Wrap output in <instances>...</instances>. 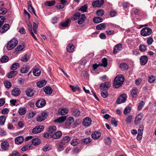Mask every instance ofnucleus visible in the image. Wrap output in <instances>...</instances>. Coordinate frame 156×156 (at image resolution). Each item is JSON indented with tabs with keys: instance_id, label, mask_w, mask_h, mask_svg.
I'll return each mask as SVG.
<instances>
[{
	"instance_id": "774afa93",
	"label": "nucleus",
	"mask_w": 156,
	"mask_h": 156,
	"mask_svg": "<svg viewBox=\"0 0 156 156\" xmlns=\"http://www.w3.org/2000/svg\"><path fill=\"white\" fill-rule=\"evenodd\" d=\"M153 41V39L152 37H150L147 39V43L149 45H151L152 44Z\"/></svg>"
},
{
	"instance_id": "bf43d9fd",
	"label": "nucleus",
	"mask_w": 156,
	"mask_h": 156,
	"mask_svg": "<svg viewBox=\"0 0 156 156\" xmlns=\"http://www.w3.org/2000/svg\"><path fill=\"white\" fill-rule=\"evenodd\" d=\"M104 13V11L102 9H99L97 11L96 14L99 16H102Z\"/></svg>"
},
{
	"instance_id": "1a4fd4ad",
	"label": "nucleus",
	"mask_w": 156,
	"mask_h": 156,
	"mask_svg": "<svg viewBox=\"0 0 156 156\" xmlns=\"http://www.w3.org/2000/svg\"><path fill=\"white\" fill-rule=\"evenodd\" d=\"M44 128V127L43 126H37L33 128L32 132L34 134L39 133L41 132Z\"/></svg>"
},
{
	"instance_id": "473e14b6",
	"label": "nucleus",
	"mask_w": 156,
	"mask_h": 156,
	"mask_svg": "<svg viewBox=\"0 0 156 156\" xmlns=\"http://www.w3.org/2000/svg\"><path fill=\"white\" fill-rule=\"evenodd\" d=\"M66 116H61L55 120L54 121L58 123L62 122H64L66 119Z\"/></svg>"
},
{
	"instance_id": "c85d7f7f",
	"label": "nucleus",
	"mask_w": 156,
	"mask_h": 156,
	"mask_svg": "<svg viewBox=\"0 0 156 156\" xmlns=\"http://www.w3.org/2000/svg\"><path fill=\"white\" fill-rule=\"evenodd\" d=\"M25 93L27 95L28 97H32L34 95V92L33 89L31 88L28 89L26 90Z\"/></svg>"
},
{
	"instance_id": "13d9d810",
	"label": "nucleus",
	"mask_w": 156,
	"mask_h": 156,
	"mask_svg": "<svg viewBox=\"0 0 156 156\" xmlns=\"http://www.w3.org/2000/svg\"><path fill=\"white\" fill-rule=\"evenodd\" d=\"M27 24L28 26V28L29 32H30L32 31V25L29 21H27Z\"/></svg>"
},
{
	"instance_id": "7c9ffc66",
	"label": "nucleus",
	"mask_w": 156,
	"mask_h": 156,
	"mask_svg": "<svg viewBox=\"0 0 156 156\" xmlns=\"http://www.w3.org/2000/svg\"><path fill=\"white\" fill-rule=\"evenodd\" d=\"M41 143V140L38 138H34L32 140V143L33 145L37 146L39 145Z\"/></svg>"
},
{
	"instance_id": "f704fd0d",
	"label": "nucleus",
	"mask_w": 156,
	"mask_h": 156,
	"mask_svg": "<svg viewBox=\"0 0 156 156\" xmlns=\"http://www.w3.org/2000/svg\"><path fill=\"white\" fill-rule=\"evenodd\" d=\"M24 44H21L19 45L15 49V51L17 52H18L22 51L24 48Z\"/></svg>"
},
{
	"instance_id": "680f3d73",
	"label": "nucleus",
	"mask_w": 156,
	"mask_h": 156,
	"mask_svg": "<svg viewBox=\"0 0 156 156\" xmlns=\"http://www.w3.org/2000/svg\"><path fill=\"white\" fill-rule=\"evenodd\" d=\"M144 130V126L143 125H140L139 126L138 131V134H142Z\"/></svg>"
},
{
	"instance_id": "9b49d317",
	"label": "nucleus",
	"mask_w": 156,
	"mask_h": 156,
	"mask_svg": "<svg viewBox=\"0 0 156 156\" xmlns=\"http://www.w3.org/2000/svg\"><path fill=\"white\" fill-rule=\"evenodd\" d=\"M74 124V119L73 117H69L67 120L66 125L68 126H71L73 127Z\"/></svg>"
},
{
	"instance_id": "e433bc0d",
	"label": "nucleus",
	"mask_w": 156,
	"mask_h": 156,
	"mask_svg": "<svg viewBox=\"0 0 156 156\" xmlns=\"http://www.w3.org/2000/svg\"><path fill=\"white\" fill-rule=\"evenodd\" d=\"M133 119V116L131 115H129L125 119V121L128 124H130Z\"/></svg>"
},
{
	"instance_id": "b1692460",
	"label": "nucleus",
	"mask_w": 156,
	"mask_h": 156,
	"mask_svg": "<svg viewBox=\"0 0 156 156\" xmlns=\"http://www.w3.org/2000/svg\"><path fill=\"white\" fill-rule=\"evenodd\" d=\"M71 140L70 138L68 136L64 137L61 140L62 144L64 145L65 144L69 142Z\"/></svg>"
},
{
	"instance_id": "7ed1b4c3",
	"label": "nucleus",
	"mask_w": 156,
	"mask_h": 156,
	"mask_svg": "<svg viewBox=\"0 0 156 156\" xmlns=\"http://www.w3.org/2000/svg\"><path fill=\"white\" fill-rule=\"evenodd\" d=\"M152 32V30L149 27H145L140 31V34L143 36H146L150 35Z\"/></svg>"
},
{
	"instance_id": "69168bd1",
	"label": "nucleus",
	"mask_w": 156,
	"mask_h": 156,
	"mask_svg": "<svg viewBox=\"0 0 156 156\" xmlns=\"http://www.w3.org/2000/svg\"><path fill=\"white\" fill-rule=\"evenodd\" d=\"M139 48L140 51H144L146 50V47L144 45L140 44Z\"/></svg>"
},
{
	"instance_id": "3c124183",
	"label": "nucleus",
	"mask_w": 156,
	"mask_h": 156,
	"mask_svg": "<svg viewBox=\"0 0 156 156\" xmlns=\"http://www.w3.org/2000/svg\"><path fill=\"white\" fill-rule=\"evenodd\" d=\"M56 127L54 126H50L48 129V131L50 133H52L56 131Z\"/></svg>"
},
{
	"instance_id": "c03bdc74",
	"label": "nucleus",
	"mask_w": 156,
	"mask_h": 156,
	"mask_svg": "<svg viewBox=\"0 0 156 156\" xmlns=\"http://www.w3.org/2000/svg\"><path fill=\"white\" fill-rule=\"evenodd\" d=\"M55 1H47L45 3V4L47 6H50L54 5L55 4Z\"/></svg>"
},
{
	"instance_id": "f3484780",
	"label": "nucleus",
	"mask_w": 156,
	"mask_h": 156,
	"mask_svg": "<svg viewBox=\"0 0 156 156\" xmlns=\"http://www.w3.org/2000/svg\"><path fill=\"white\" fill-rule=\"evenodd\" d=\"M147 58L146 55L142 56L140 58V64L142 65H144L146 64L147 61Z\"/></svg>"
},
{
	"instance_id": "412c9836",
	"label": "nucleus",
	"mask_w": 156,
	"mask_h": 156,
	"mask_svg": "<svg viewBox=\"0 0 156 156\" xmlns=\"http://www.w3.org/2000/svg\"><path fill=\"white\" fill-rule=\"evenodd\" d=\"M24 140V138L22 136H19L15 139V143L17 144H21Z\"/></svg>"
},
{
	"instance_id": "a19ab883",
	"label": "nucleus",
	"mask_w": 156,
	"mask_h": 156,
	"mask_svg": "<svg viewBox=\"0 0 156 156\" xmlns=\"http://www.w3.org/2000/svg\"><path fill=\"white\" fill-rule=\"evenodd\" d=\"M103 21L102 18L100 17H95L93 19V22L95 23H98Z\"/></svg>"
},
{
	"instance_id": "4be33fe9",
	"label": "nucleus",
	"mask_w": 156,
	"mask_h": 156,
	"mask_svg": "<svg viewBox=\"0 0 156 156\" xmlns=\"http://www.w3.org/2000/svg\"><path fill=\"white\" fill-rule=\"evenodd\" d=\"M68 110L66 108H62L59 109L58 113L60 115H66L68 113Z\"/></svg>"
},
{
	"instance_id": "4d7b16f0",
	"label": "nucleus",
	"mask_w": 156,
	"mask_h": 156,
	"mask_svg": "<svg viewBox=\"0 0 156 156\" xmlns=\"http://www.w3.org/2000/svg\"><path fill=\"white\" fill-rule=\"evenodd\" d=\"M131 108L130 107L128 106L126 107L124 110V113L125 115H127L131 111Z\"/></svg>"
},
{
	"instance_id": "49530a36",
	"label": "nucleus",
	"mask_w": 156,
	"mask_h": 156,
	"mask_svg": "<svg viewBox=\"0 0 156 156\" xmlns=\"http://www.w3.org/2000/svg\"><path fill=\"white\" fill-rule=\"evenodd\" d=\"M107 65V60L105 58H104L102 59V63L100 65V66L105 67Z\"/></svg>"
},
{
	"instance_id": "f03ea898",
	"label": "nucleus",
	"mask_w": 156,
	"mask_h": 156,
	"mask_svg": "<svg viewBox=\"0 0 156 156\" xmlns=\"http://www.w3.org/2000/svg\"><path fill=\"white\" fill-rule=\"evenodd\" d=\"M18 43V40L16 38H12L8 43L6 46L7 49L9 50L12 49L16 46Z\"/></svg>"
},
{
	"instance_id": "9d476101",
	"label": "nucleus",
	"mask_w": 156,
	"mask_h": 156,
	"mask_svg": "<svg viewBox=\"0 0 156 156\" xmlns=\"http://www.w3.org/2000/svg\"><path fill=\"white\" fill-rule=\"evenodd\" d=\"M45 104V101L43 99L38 100L36 103V105L37 107L40 108L44 107Z\"/></svg>"
},
{
	"instance_id": "4c0bfd02",
	"label": "nucleus",
	"mask_w": 156,
	"mask_h": 156,
	"mask_svg": "<svg viewBox=\"0 0 156 156\" xmlns=\"http://www.w3.org/2000/svg\"><path fill=\"white\" fill-rule=\"evenodd\" d=\"M26 110L25 107L20 108H19L18 112L20 115H24L26 112Z\"/></svg>"
},
{
	"instance_id": "72a5a7b5",
	"label": "nucleus",
	"mask_w": 156,
	"mask_h": 156,
	"mask_svg": "<svg viewBox=\"0 0 156 156\" xmlns=\"http://www.w3.org/2000/svg\"><path fill=\"white\" fill-rule=\"evenodd\" d=\"M105 27L106 25L104 23L100 24L96 27V28L98 30H104Z\"/></svg>"
},
{
	"instance_id": "864d4df0",
	"label": "nucleus",
	"mask_w": 156,
	"mask_h": 156,
	"mask_svg": "<svg viewBox=\"0 0 156 156\" xmlns=\"http://www.w3.org/2000/svg\"><path fill=\"white\" fill-rule=\"evenodd\" d=\"M9 60V58L6 56H2L0 59V61L3 63L6 62Z\"/></svg>"
},
{
	"instance_id": "20e7f679",
	"label": "nucleus",
	"mask_w": 156,
	"mask_h": 156,
	"mask_svg": "<svg viewBox=\"0 0 156 156\" xmlns=\"http://www.w3.org/2000/svg\"><path fill=\"white\" fill-rule=\"evenodd\" d=\"M47 112H43L41 114L37 116V120L38 122H41L47 118L48 116Z\"/></svg>"
},
{
	"instance_id": "052dcab7",
	"label": "nucleus",
	"mask_w": 156,
	"mask_h": 156,
	"mask_svg": "<svg viewBox=\"0 0 156 156\" xmlns=\"http://www.w3.org/2000/svg\"><path fill=\"white\" fill-rule=\"evenodd\" d=\"M29 58V55H25L21 58V61L22 62H26L28 60Z\"/></svg>"
},
{
	"instance_id": "4468645a",
	"label": "nucleus",
	"mask_w": 156,
	"mask_h": 156,
	"mask_svg": "<svg viewBox=\"0 0 156 156\" xmlns=\"http://www.w3.org/2000/svg\"><path fill=\"white\" fill-rule=\"evenodd\" d=\"M138 89L136 87H133L131 90V95L133 98H136L137 96Z\"/></svg>"
},
{
	"instance_id": "423d86ee",
	"label": "nucleus",
	"mask_w": 156,
	"mask_h": 156,
	"mask_svg": "<svg viewBox=\"0 0 156 156\" xmlns=\"http://www.w3.org/2000/svg\"><path fill=\"white\" fill-rule=\"evenodd\" d=\"M110 84L108 82H105L100 85V89L102 90H107L110 87Z\"/></svg>"
},
{
	"instance_id": "a18cd8bd",
	"label": "nucleus",
	"mask_w": 156,
	"mask_h": 156,
	"mask_svg": "<svg viewBox=\"0 0 156 156\" xmlns=\"http://www.w3.org/2000/svg\"><path fill=\"white\" fill-rule=\"evenodd\" d=\"M6 117L4 115L0 116V124L3 125L5 122Z\"/></svg>"
},
{
	"instance_id": "338daca9",
	"label": "nucleus",
	"mask_w": 156,
	"mask_h": 156,
	"mask_svg": "<svg viewBox=\"0 0 156 156\" xmlns=\"http://www.w3.org/2000/svg\"><path fill=\"white\" fill-rule=\"evenodd\" d=\"M120 66V68L123 69H127L128 68V66L126 63L121 64Z\"/></svg>"
},
{
	"instance_id": "f257e3e1",
	"label": "nucleus",
	"mask_w": 156,
	"mask_h": 156,
	"mask_svg": "<svg viewBox=\"0 0 156 156\" xmlns=\"http://www.w3.org/2000/svg\"><path fill=\"white\" fill-rule=\"evenodd\" d=\"M124 81V78L122 75L117 76L114 79L113 86L116 88L121 86Z\"/></svg>"
},
{
	"instance_id": "aec40b11",
	"label": "nucleus",
	"mask_w": 156,
	"mask_h": 156,
	"mask_svg": "<svg viewBox=\"0 0 156 156\" xmlns=\"http://www.w3.org/2000/svg\"><path fill=\"white\" fill-rule=\"evenodd\" d=\"M9 28V25L8 24H4L2 27L1 29L0 30V32L1 33H5Z\"/></svg>"
},
{
	"instance_id": "0eeeda50",
	"label": "nucleus",
	"mask_w": 156,
	"mask_h": 156,
	"mask_svg": "<svg viewBox=\"0 0 156 156\" xmlns=\"http://www.w3.org/2000/svg\"><path fill=\"white\" fill-rule=\"evenodd\" d=\"M92 122L91 119L88 117L84 118L83 121V125L85 127H87L90 126Z\"/></svg>"
},
{
	"instance_id": "cd10ccee",
	"label": "nucleus",
	"mask_w": 156,
	"mask_h": 156,
	"mask_svg": "<svg viewBox=\"0 0 156 156\" xmlns=\"http://www.w3.org/2000/svg\"><path fill=\"white\" fill-rule=\"evenodd\" d=\"M86 18V16L84 14L81 15V17L78 20V23L79 24H82Z\"/></svg>"
},
{
	"instance_id": "5fc2aeb1",
	"label": "nucleus",
	"mask_w": 156,
	"mask_h": 156,
	"mask_svg": "<svg viewBox=\"0 0 156 156\" xmlns=\"http://www.w3.org/2000/svg\"><path fill=\"white\" fill-rule=\"evenodd\" d=\"M87 8V6L85 5L81 7L79 10L81 11L82 12H86Z\"/></svg>"
},
{
	"instance_id": "6e6552de",
	"label": "nucleus",
	"mask_w": 156,
	"mask_h": 156,
	"mask_svg": "<svg viewBox=\"0 0 156 156\" xmlns=\"http://www.w3.org/2000/svg\"><path fill=\"white\" fill-rule=\"evenodd\" d=\"M104 2V0H96L92 3L93 6L94 7H100Z\"/></svg>"
},
{
	"instance_id": "a878e982",
	"label": "nucleus",
	"mask_w": 156,
	"mask_h": 156,
	"mask_svg": "<svg viewBox=\"0 0 156 156\" xmlns=\"http://www.w3.org/2000/svg\"><path fill=\"white\" fill-rule=\"evenodd\" d=\"M62 135V133L60 131L55 132L52 135V137L55 139L59 138Z\"/></svg>"
},
{
	"instance_id": "c9c22d12",
	"label": "nucleus",
	"mask_w": 156,
	"mask_h": 156,
	"mask_svg": "<svg viewBox=\"0 0 156 156\" xmlns=\"http://www.w3.org/2000/svg\"><path fill=\"white\" fill-rule=\"evenodd\" d=\"M44 91L46 94L50 95L52 93V90L51 87H45L44 89Z\"/></svg>"
},
{
	"instance_id": "09e8293b",
	"label": "nucleus",
	"mask_w": 156,
	"mask_h": 156,
	"mask_svg": "<svg viewBox=\"0 0 156 156\" xmlns=\"http://www.w3.org/2000/svg\"><path fill=\"white\" fill-rule=\"evenodd\" d=\"M20 66L19 64L17 62H15L13 63L11 67V69L12 70H14L16 69L17 67H19Z\"/></svg>"
},
{
	"instance_id": "37998d69",
	"label": "nucleus",
	"mask_w": 156,
	"mask_h": 156,
	"mask_svg": "<svg viewBox=\"0 0 156 156\" xmlns=\"http://www.w3.org/2000/svg\"><path fill=\"white\" fill-rule=\"evenodd\" d=\"M41 71L38 68H36L33 71V73L34 75L36 76H39L41 73Z\"/></svg>"
},
{
	"instance_id": "39448f33",
	"label": "nucleus",
	"mask_w": 156,
	"mask_h": 156,
	"mask_svg": "<svg viewBox=\"0 0 156 156\" xmlns=\"http://www.w3.org/2000/svg\"><path fill=\"white\" fill-rule=\"evenodd\" d=\"M126 97L127 96L126 94H122L116 100V103L119 104L124 102L126 100Z\"/></svg>"
},
{
	"instance_id": "dca6fc26",
	"label": "nucleus",
	"mask_w": 156,
	"mask_h": 156,
	"mask_svg": "<svg viewBox=\"0 0 156 156\" xmlns=\"http://www.w3.org/2000/svg\"><path fill=\"white\" fill-rule=\"evenodd\" d=\"M101 136V133L100 132L95 131L92 133L91 136L94 139H98Z\"/></svg>"
},
{
	"instance_id": "58836bf2",
	"label": "nucleus",
	"mask_w": 156,
	"mask_h": 156,
	"mask_svg": "<svg viewBox=\"0 0 156 156\" xmlns=\"http://www.w3.org/2000/svg\"><path fill=\"white\" fill-rule=\"evenodd\" d=\"M80 112L78 109H74L73 111L72 114L73 115L78 117L80 115Z\"/></svg>"
},
{
	"instance_id": "ddd939ff",
	"label": "nucleus",
	"mask_w": 156,
	"mask_h": 156,
	"mask_svg": "<svg viewBox=\"0 0 156 156\" xmlns=\"http://www.w3.org/2000/svg\"><path fill=\"white\" fill-rule=\"evenodd\" d=\"M20 93V90L17 88H14L11 91L12 94L14 96H19Z\"/></svg>"
},
{
	"instance_id": "f8f14e48",
	"label": "nucleus",
	"mask_w": 156,
	"mask_h": 156,
	"mask_svg": "<svg viewBox=\"0 0 156 156\" xmlns=\"http://www.w3.org/2000/svg\"><path fill=\"white\" fill-rule=\"evenodd\" d=\"M143 115L142 113H139L136 117L135 119V123L136 125H138L143 118Z\"/></svg>"
},
{
	"instance_id": "2f4dec72",
	"label": "nucleus",
	"mask_w": 156,
	"mask_h": 156,
	"mask_svg": "<svg viewBox=\"0 0 156 156\" xmlns=\"http://www.w3.org/2000/svg\"><path fill=\"white\" fill-rule=\"evenodd\" d=\"M91 141V139L90 137H88L83 139L81 140V143L83 144H87L90 143Z\"/></svg>"
},
{
	"instance_id": "6e6d98bb",
	"label": "nucleus",
	"mask_w": 156,
	"mask_h": 156,
	"mask_svg": "<svg viewBox=\"0 0 156 156\" xmlns=\"http://www.w3.org/2000/svg\"><path fill=\"white\" fill-rule=\"evenodd\" d=\"M80 16V13L79 12H77L75 13L73 16V18L74 20H76Z\"/></svg>"
},
{
	"instance_id": "8fccbe9b",
	"label": "nucleus",
	"mask_w": 156,
	"mask_h": 156,
	"mask_svg": "<svg viewBox=\"0 0 156 156\" xmlns=\"http://www.w3.org/2000/svg\"><path fill=\"white\" fill-rule=\"evenodd\" d=\"M145 103L142 101L140 103H139L137 106V110L138 111L141 110L143 108L144 105Z\"/></svg>"
},
{
	"instance_id": "e2e57ef3",
	"label": "nucleus",
	"mask_w": 156,
	"mask_h": 156,
	"mask_svg": "<svg viewBox=\"0 0 156 156\" xmlns=\"http://www.w3.org/2000/svg\"><path fill=\"white\" fill-rule=\"evenodd\" d=\"M104 141L105 143L108 145L110 144L111 142V139L109 137H107L105 138Z\"/></svg>"
},
{
	"instance_id": "0e129e2a",
	"label": "nucleus",
	"mask_w": 156,
	"mask_h": 156,
	"mask_svg": "<svg viewBox=\"0 0 156 156\" xmlns=\"http://www.w3.org/2000/svg\"><path fill=\"white\" fill-rule=\"evenodd\" d=\"M148 81L151 83H153L155 80V78L153 76H151L148 77Z\"/></svg>"
},
{
	"instance_id": "c756f323",
	"label": "nucleus",
	"mask_w": 156,
	"mask_h": 156,
	"mask_svg": "<svg viewBox=\"0 0 156 156\" xmlns=\"http://www.w3.org/2000/svg\"><path fill=\"white\" fill-rule=\"evenodd\" d=\"M2 3L0 2V14H4L7 12V9L3 8Z\"/></svg>"
},
{
	"instance_id": "5701e85b",
	"label": "nucleus",
	"mask_w": 156,
	"mask_h": 156,
	"mask_svg": "<svg viewBox=\"0 0 156 156\" xmlns=\"http://www.w3.org/2000/svg\"><path fill=\"white\" fill-rule=\"evenodd\" d=\"M9 143L6 141L2 142L1 144L2 148L4 150H7L9 147Z\"/></svg>"
},
{
	"instance_id": "79ce46f5",
	"label": "nucleus",
	"mask_w": 156,
	"mask_h": 156,
	"mask_svg": "<svg viewBox=\"0 0 156 156\" xmlns=\"http://www.w3.org/2000/svg\"><path fill=\"white\" fill-rule=\"evenodd\" d=\"M79 143L80 141L78 139H74L71 140V144L73 146H75L77 145Z\"/></svg>"
},
{
	"instance_id": "de8ad7c7",
	"label": "nucleus",
	"mask_w": 156,
	"mask_h": 156,
	"mask_svg": "<svg viewBox=\"0 0 156 156\" xmlns=\"http://www.w3.org/2000/svg\"><path fill=\"white\" fill-rule=\"evenodd\" d=\"M29 70V68L27 66H24L22 67L20 70V71L22 73H27Z\"/></svg>"
},
{
	"instance_id": "2eb2a0df",
	"label": "nucleus",
	"mask_w": 156,
	"mask_h": 156,
	"mask_svg": "<svg viewBox=\"0 0 156 156\" xmlns=\"http://www.w3.org/2000/svg\"><path fill=\"white\" fill-rule=\"evenodd\" d=\"M27 4L28 5V10L29 12H31V13H34V14L37 16L36 14L35 13L34 9L32 6L31 2L30 1H28L27 2Z\"/></svg>"
},
{
	"instance_id": "a211bd4d",
	"label": "nucleus",
	"mask_w": 156,
	"mask_h": 156,
	"mask_svg": "<svg viewBox=\"0 0 156 156\" xmlns=\"http://www.w3.org/2000/svg\"><path fill=\"white\" fill-rule=\"evenodd\" d=\"M122 48V45L121 44H118L116 45L114 49L113 53L115 54H116Z\"/></svg>"
},
{
	"instance_id": "6ab92c4d",
	"label": "nucleus",
	"mask_w": 156,
	"mask_h": 156,
	"mask_svg": "<svg viewBox=\"0 0 156 156\" xmlns=\"http://www.w3.org/2000/svg\"><path fill=\"white\" fill-rule=\"evenodd\" d=\"M70 20L69 19H67L65 21L61 23L60 25L62 27H67L70 25Z\"/></svg>"
},
{
	"instance_id": "ea45409f",
	"label": "nucleus",
	"mask_w": 156,
	"mask_h": 156,
	"mask_svg": "<svg viewBox=\"0 0 156 156\" xmlns=\"http://www.w3.org/2000/svg\"><path fill=\"white\" fill-rule=\"evenodd\" d=\"M17 74V72L15 71H12L8 75L7 77L9 78H11L15 76Z\"/></svg>"
},
{
	"instance_id": "393cba45",
	"label": "nucleus",
	"mask_w": 156,
	"mask_h": 156,
	"mask_svg": "<svg viewBox=\"0 0 156 156\" xmlns=\"http://www.w3.org/2000/svg\"><path fill=\"white\" fill-rule=\"evenodd\" d=\"M47 82L45 80H42L38 82L37 83V86L39 87H42L46 84Z\"/></svg>"
},
{
	"instance_id": "603ef678",
	"label": "nucleus",
	"mask_w": 156,
	"mask_h": 156,
	"mask_svg": "<svg viewBox=\"0 0 156 156\" xmlns=\"http://www.w3.org/2000/svg\"><path fill=\"white\" fill-rule=\"evenodd\" d=\"M101 90V96L104 98L107 97L108 96V94L107 90Z\"/></svg>"
},
{
	"instance_id": "bb28decb",
	"label": "nucleus",
	"mask_w": 156,
	"mask_h": 156,
	"mask_svg": "<svg viewBox=\"0 0 156 156\" xmlns=\"http://www.w3.org/2000/svg\"><path fill=\"white\" fill-rule=\"evenodd\" d=\"M74 47L73 44H69L66 47L67 51L69 52H72L74 51Z\"/></svg>"
}]
</instances>
